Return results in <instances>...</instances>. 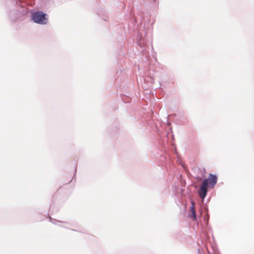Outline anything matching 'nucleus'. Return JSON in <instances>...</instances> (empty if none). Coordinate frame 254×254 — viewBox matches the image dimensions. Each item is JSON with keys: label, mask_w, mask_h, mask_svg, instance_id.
<instances>
[{"label": "nucleus", "mask_w": 254, "mask_h": 254, "mask_svg": "<svg viewBox=\"0 0 254 254\" xmlns=\"http://www.w3.org/2000/svg\"><path fill=\"white\" fill-rule=\"evenodd\" d=\"M217 178L215 175L210 174L208 179L203 180L202 184L200 186L198 193L200 197L203 199L207 193V188H213L216 185Z\"/></svg>", "instance_id": "1"}, {"label": "nucleus", "mask_w": 254, "mask_h": 254, "mask_svg": "<svg viewBox=\"0 0 254 254\" xmlns=\"http://www.w3.org/2000/svg\"><path fill=\"white\" fill-rule=\"evenodd\" d=\"M31 18L34 22L39 24H46L47 22L46 15L40 11L33 13L31 15Z\"/></svg>", "instance_id": "2"}, {"label": "nucleus", "mask_w": 254, "mask_h": 254, "mask_svg": "<svg viewBox=\"0 0 254 254\" xmlns=\"http://www.w3.org/2000/svg\"><path fill=\"white\" fill-rule=\"evenodd\" d=\"M190 212L191 214L190 215V217L193 220H195L196 218L195 210V205L194 202H191V206L190 207Z\"/></svg>", "instance_id": "3"}]
</instances>
